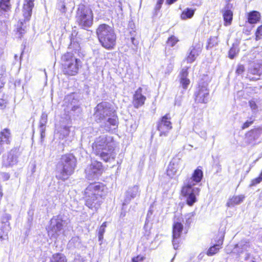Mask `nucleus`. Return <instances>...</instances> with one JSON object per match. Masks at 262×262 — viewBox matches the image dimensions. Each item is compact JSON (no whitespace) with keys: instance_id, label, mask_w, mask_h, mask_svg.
<instances>
[{"instance_id":"38","label":"nucleus","mask_w":262,"mask_h":262,"mask_svg":"<svg viewBox=\"0 0 262 262\" xmlns=\"http://www.w3.org/2000/svg\"><path fill=\"white\" fill-rule=\"evenodd\" d=\"M188 75V72L187 70V68H183L181 71L179 77V80H183L185 79H188L187 76Z\"/></svg>"},{"instance_id":"36","label":"nucleus","mask_w":262,"mask_h":262,"mask_svg":"<svg viewBox=\"0 0 262 262\" xmlns=\"http://www.w3.org/2000/svg\"><path fill=\"white\" fill-rule=\"evenodd\" d=\"M106 227V223L104 222L100 227L98 231V238L99 241H101L103 238V234L105 232V229Z\"/></svg>"},{"instance_id":"49","label":"nucleus","mask_w":262,"mask_h":262,"mask_svg":"<svg viewBox=\"0 0 262 262\" xmlns=\"http://www.w3.org/2000/svg\"><path fill=\"white\" fill-rule=\"evenodd\" d=\"M0 176L3 177L5 180H7L9 178V176L7 173H1Z\"/></svg>"},{"instance_id":"61","label":"nucleus","mask_w":262,"mask_h":262,"mask_svg":"<svg viewBox=\"0 0 262 262\" xmlns=\"http://www.w3.org/2000/svg\"><path fill=\"white\" fill-rule=\"evenodd\" d=\"M173 258H174V257L173 258H172L171 261L173 260Z\"/></svg>"},{"instance_id":"3","label":"nucleus","mask_w":262,"mask_h":262,"mask_svg":"<svg viewBox=\"0 0 262 262\" xmlns=\"http://www.w3.org/2000/svg\"><path fill=\"white\" fill-rule=\"evenodd\" d=\"M202 177V171L197 168L194 170L192 177L187 178L184 181L181 193L186 198L187 204L190 206L196 202V195H198L200 192L199 188L194 187L193 186L201 182Z\"/></svg>"},{"instance_id":"30","label":"nucleus","mask_w":262,"mask_h":262,"mask_svg":"<svg viewBox=\"0 0 262 262\" xmlns=\"http://www.w3.org/2000/svg\"><path fill=\"white\" fill-rule=\"evenodd\" d=\"M194 13V10L187 8L185 9L181 15L182 19L185 20L192 17Z\"/></svg>"},{"instance_id":"6","label":"nucleus","mask_w":262,"mask_h":262,"mask_svg":"<svg viewBox=\"0 0 262 262\" xmlns=\"http://www.w3.org/2000/svg\"><path fill=\"white\" fill-rule=\"evenodd\" d=\"M96 33L102 47L107 49L114 48L116 45V35L112 27L106 24L100 25Z\"/></svg>"},{"instance_id":"4","label":"nucleus","mask_w":262,"mask_h":262,"mask_svg":"<svg viewBox=\"0 0 262 262\" xmlns=\"http://www.w3.org/2000/svg\"><path fill=\"white\" fill-rule=\"evenodd\" d=\"M76 166V159L73 155L62 156L56 165V178L62 181L67 180L74 173Z\"/></svg>"},{"instance_id":"24","label":"nucleus","mask_w":262,"mask_h":262,"mask_svg":"<svg viewBox=\"0 0 262 262\" xmlns=\"http://www.w3.org/2000/svg\"><path fill=\"white\" fill-rule=\"evenodd\" d=\"M261 133L260 129H256L249 132L247 135L246 142L248 144H252L253 142L258 139Z\"/></svg>"},{"instance_id":"21","label":"nucleus","mask_w":262,"mask_h":262,"mask_svg":"<svg viewBox=\"0 0 262 262\" xmlns=\"http://www.w3.org/2000/svg\"><path fill=\"white\" fill-rule=\"evenodd\" d=\"M201 52V48L200 46H192L190 48L188 54L186 57L188 62H193Z\"/></svg>"},{"instance_id":"35","label":"nucleus","mask_w":262,"mask_h":262,"mask_svg":"<svg viewBox=\"0 0 262 262\" xmlns=\"http://www.w3.org/2000/svg\"><path fill=\"white\" fill-rule=\"evenodd\" d=\"M239 51L238 49L235 47V46H233V47L230 49L228 53L229 57L230 59H233L236 55L238 54Z\"/></svg>"},{"instance_id":"47","label":"nucleus","mask_w":262,"mask_h":262,"mask_svg":"<svg viewBox=\"0 0 262 262\" xmlns=\"http://www.w3.org/2000/svg\"><path fill=\"white\" fill-rule=\"evenodd\" d=\"M145 257L143 256L138 255L132 259V262H143Z\"/></svg>"},{"instance_id":"52","label":"nucleus","mask_w":262,"mask_h":262,"mask_svg":"<svg viewBox=\"0 0 262 262\" xmlns=\"http://www.w3.org/2000/svg\"><path fill=\"white\" fill-rule=\"evenodd\" d=\"M204 255H205V253H204V252L201 253L199 255V256H198V259H199V260H201V259L203 258V257L204 256Z\"/></svg>"},{"instance_id":"17","label":"nucleus","mask_w":262,"mask_h":262,"mask_svg":"<svg viewBox=\"0 0 262 262\" xmlns=\"http://www.w3.org/2000/svg\"><path fill=\"white\" fill-rule=\"evenodd\" d=\"M142 89L139 88L137 90L134 95L133 104L135 108H138L142 106L146 99V97L142 94Z\"/></svg>"},{"instance_id":"58","label":"nucleus","mask_w":262,"mask_h":262,"mask_svg":"<svg viewBox=\"0 0 262 262\" xmlns=\"http://www.w3.org/2000/svg\"><path fill=\"white\" fill-rule=\"evenodd\" d=\"M4 239V237L3 235H1L0 236V240L1 241H3V239Z\"/></svg>"},{"instance_id":"54","label":"nucleus","mask_w":262,"mask_h":262,"mask_svg":"<svg viewBox=\"0 0 262 262\" xmlns=\"http://www.w3.org/2000/svg\"><path fill=\"white\" fill-rule=\"evenodd\" d=\"M161 7V6L160 5H158V4H157L156 7H155V9L156 10H159L160 9Z\"/></svg>"},{"instance_id":"5","label":"nucleus","mask_w":262,"mask_h":262,"mask_svg":"<svg viewBox=\"0 0 262 262\" xmlns=\"http://www.w3.org/2000/svg\"><path fill=\"white\" fill-rule=\"evenodd\" d=\"M104 186L99 183L90 184L85 190V204L90 208L98 209L101 204L100 199Z\"/></svg>"},{"instance_id":"9","label":"nucleus","mask_w":262,"mask_h":262,"mask_svg":"<svg viewBox=\"0 0 262 262\" xmlns=\"http://www.w3.org/2000/svg\"><path fill=\"white\" fill-rule=\"evenodd\" d=\"M77 21L83 28L90 27L93 24V13L92 10L84 5L79 7L77 12Z\"/></svg>"},{"instance_id":"42","label":"nucleus","mask_w":262,"mask_h":262,"mask_svg":"<svg viewBox=\"0 0 262 262\" xmlns=\"http://www.w3.org/2000/svg\"><path fill=\"white\" fill-rule=\"evenodd\" d=\"M69 49L73 50L76 53L77 52H79L80 49V46L78 42H72L69 46Z\"/></svg>"},{"instance_id":"15","label":"nucleus","mask_w":262,"mask_h":262,"mask_svg":"<svg viewBox=\"0 0 262 262\" xmlns=\"http://www.w3.org/2000/svg\"><path fill=\"white\" fill-rule=\"evenodd\" d=\"M11 141V134L10 130L5 128L0 133V155L2 154L5 147L4 145H9Z\"/></svg>"},{"instance_id":"60","label":"nucleus","mask_w":262,"mask_h":262,"mask_svg":"<svg viewBox=\"0 0 262 262\" xmlns=\"http://www.w3.org/2000/svg\"><path fill=\"white\" fill-rule=\"evenodd\" d=\"M252 79L257 80L259 79L258 78H252Z\"/></svg>"},{"instance_id":"13","label":"nucleus","mask_w":262,"mask_h":262,"mask_svg":"<svg viewBox=\"0 0 262 262\" xmlns=\"http://www.w3.org/2000/svg\"><path fill=\"white\" fill-rule=\"evenodd\" d=\"M209 90L207 89V84L199 83L198 90L195 93V101L199 103H206L209 100Z\"/></svg>"},{"instance_id":"33","label":"nucleus","mask_w":262,"mask_h":262,"mask_svg":"<svg viewBox=\"0 0 262 262\" xmlns=\"http://www.w3.org/2000/svg\"><path fill=\"white\" fill-rule=\"evenodd\" d=\"M195 213L194 212H190L186 214L184 216V223L185 224V228L187 226L189 227L191 222H192V218L194 216Z\"/></svg>"},{"instance_id":"23","label":"nucleus","mask_w":262,"mask_h":262,"mask_svg":"<svg viewBox=\"0 0 262 262\" xmlns=\"http://www.w3.org/2000/svg\"><path fill=\"white\" fill-rule=\"evenodd\" d=\"M34 0H25L23 8V14L26 19H29L34 6Z\"/></svg>"},{"instance_id":"31","label":"nucleus","mask_w":262,"mask_h":262,"mask_svg":"<svg viewBox=\"0 0 262 262\" xmlns=\"http://www.w3.org/2000/svg\"><path fill=\"white\" fill-rule=\"evenodd\" d=\"M260 14L257 11H253L249 13L248 16V21L250 24H254L259 19Z\"/></svg>"},{"instance_id":"32","label":"nucleus","mask_w":262,"mask_h":262,"mask_svg":"<svg viewBox=\"0 0 262 262\" xmlns=\"http://www.w3.org/2000/svg\"><path fill=\"white\" fill-rule=\"evenodd\" d=\"M249 105L252 112L253 116L255 117L258 112V105L256 101L254 99H252L249 101Z\"/></svg>"},{"instance_id":"34","label":"nucleus","mask_w":262,"mask_h":262,"mask_svg":"<svg viewBox=\"0 0 262 262\" xmlns=\"http://www.w3.org/2000/svg\"><path fill=\"white\" fill-rule=\"evenodd\" d=\"M174 67V62L172 60H169L167 63L166 67L164 70V73L165 75H169L173 70Z\"/></svg>"},{"instance_id":"8","label":"nucleus","mask_w":262,"mask_h":262,"mask_svg":"<svg viewBox=\"0 0 262 262\" xmlns=\"http://www.w3.org/2000/svg\"><path fill=\"white\" fill-rule=\"evenodd\" d=\"M68 224L64 220L62 215H58L53 217L50 222L47 228L49 236L51 239H56L63 232V226Z\"/></svg>"},{"instance_id":"39","label":"nucleus","mask_w":262,"mask_h":262,"mask_svg":"<svg viewBox=\"0 0 262 262\" xmlns=\"http://www.w3.org/2000/svg\"><path fill=\"white\" fill-rule=\"evenodd\" d=\"M255 120V117L254 116H252L249 118V120L246 121L243 125L242 128L243 129H245L248 128L249 126L253 124Z\"/></svg>"},{"instance_id":"2","label":"nucleus","mask_w":262,"mask_h":262,"mask_svg":"<svg viewBox=\"0 0 262 262\" xmlns=\"http://www.w3.org/2000/svg\"><path fill=\"white\" fill-rule=\"evenodd\" d=\"M113 112L111 104L106 102L99 103L95 108V120L97 122L101 123V127H103L106 132L112 131L117 126V117H110Z\"/></svg>"},{"instance_id":"22","label":"nucleus","mask_w":262,"mask_h":262,"mask_svg":"<svg viewBox=\"0 0 262 262\" xmlns=\"http://www.w3.org/2000/svg\"><path fill=\"white\" fill-rule=\"evenodd\" d=\"M224 235L222 233L217 242V243L213 246L210 247L206 252V254L209 256H212L217 253L220 249L221 248V246L223 244Z\"/></svg>"},{"instance_id":"20","label":"nucleus","mask_w":262,"mask_h":262,"mask_svg":"<svg viewBox=\"0 0 262 262\" xmlns=\"http://www.w3.org/2000/svg\"><path fill=\"white\" fill-rule=\"evenodd\" d=\"M17 162V156L14 150H11L7 157H4L3 165L5 167L11 166Z\"/></svg>"},{"instance_id":"1","label":"nucleus","mask_w":262,"mask_h":262,"mask_svg":"<svg viewBox=\"0 0 262 262\" xmlns=\"http://www.w3.org/2000/svg\"><path fill=\"white\" fill-rule=\"evenodd\" d=\"M116 145L111 136L102 135L96 138L92 144L93 152L105 162L114 161L116 156Z\"/></svg>"},{"instance_id":"50","label":"nucleus","mask_w":262,"mask_h":262,"mask_svg":"<svg viewBox=\"0 0 262 262\" xmlns=\"http://www.w3.org/2000/svg\"><path fill=\"white\" fill-rule=\"evenodd\" d=\"M47 118H48V116H47V114H46L45 113H42L40 119H41V120L43 119L44 120H47Z\"/></svg>"},{"instance_id":"11","label":"nucleus","mask_w":262,"mask_h":262,"mask_svg":"<svg viewBox=\"0 0 262 262\" xmlns=\"http://www.w3.org/2000/svg\"><path fill=\"white\" fill-rule=\"evenodd\" d=\"M181 219L174 220L172 229V244L174 249H177L181 242V235L183 229V225L181 223Z\"/></svg>"},{"instance_id":"27","label":"nucleus","mask_w":262,"mask_h":262,"mask_svg":"<svg viewBox=\"0 0 262 262\" xmlns=\"http://www.w3.org/2000/svg\"><path fill=\"white\" fill-rule=\"evenodd\" d=\"M262 73V70L260 68V65L259 64H253L251 65L250 68L248 70V76H249V74L255 75L257 76H259Z\"/></svg>"},{"instance_id":"40","label":"nucleus","mask_w":262,"mask_h":262,"mask_svg":"<svg viewBox=\"0 0 262 262\" xmlns=\"http://www.w3.org/2000/svg\"><path fill=\"white\" fill-rule=\"evenodd\" d=\"M178 41L179 40L176 37L171 36L168 38L167 43L168 45L173 47L178 42Z\"/></svg>"},{"instance_id":"45","label":"nucleus","mask_w":262,"mask_h":262,"mask_svg":"<svg viewBox=\"0 0 262 262\" xmlns=\"http://www.w3.org/2000/svg\"><path fill=\"white\" fill-rule=\"evenodd\" d=\"M245 71V68L243 65L239 64L237 66V68L236 70V73L238 74H242Z\"/></svg>"},{"instance_id":"37","label":"nucleus","mask_w":262,"mask_h":262,"mask_svg":"<svg viewBox=\"0 0 262 262\" xmlns=\"http://www.w3.org/2000/svg\"><path fill=\"white\" fill-rule=\"evenodd\" d=\"M47 120H44L40 119L39 123V129L41 134V136L42 138L45 136V132L46 130V124Z\"/></svg>"},{"instance_id":"10","label":"nucleus","mask_w":262,"mask_h":262,"mask_svg":"<svg viewBox=\"0 0 262 262\" xmlns=\"http://www.w3.org/2000/svg\"><path fill=\"white\" fill-rule=\"evenodd\" d=\"M253 250V248L250 242L243 240L235 246L233 249V252L242 257L246 260H251L253 261V256L251 255Z\"/></svg>"},{"instance_id":"55","label":"nucleus","mask_w":262,"mask_h":262,"mask_svg":"<svg viewBox=\"0 0 262 262\" xmlns=\"http://www.w3.org/2000/svg\"><path fill=\"white\" fill-rule=\"evenodd\" d=\"M163 1H164V0H159L157 4L162 6V4H163Z\"/></svg>"},{"instance_id":"53","label":"nucleus","mask_w":262,"mask_h":262,"mask_svg":"<svg viewBox=\"0 0 262 262\" xmlns=\"http://www.w3.org/2000/svg\"><path fill=\"white\" fill-rule=\"evenodd\" d=\"M177 1V0H166V3L170 5V4H172V3H173L174 2H175Z\"/></svg>"},{"instance_id":"29","label":"nucleus","mask_w":262,"mask_h":262,"mask_svg":"<svg viewBox=\"0 0 262 262\" xmlns=\"http://www.w3.org/2000/svg\"><path fill=\"white\" fill-rule=\"evenodd\" d=\"M50 262H67V259L63 254L57 253L52 255Z\"/></svg>"},{"instance_id":"26","label":"nucleus","mask_w":262,"mask_h":262,"mask_svg":"<svg viewBox=\"0 0 262 262\" xmlns=\"http://www.w3.org/2000/svg\"><path fill=\"white\" fill-rule=\"evenodd\" d=\"M11 215L8 213H5L2 216L1 218V223L3 225L2 228L4 232H7L10 230L11 228L10 226L9 221L11 220Z\"/></svg>"},{"instance_id":"19","label":"nucleus","mask_w":262,"mask_h":262,"mask_svg":"<svg viewBox=\"0 0 262 262\" xmlns=\"http://www.w3.org/2000/svg\"><path fill=\"white\" fill-rule=\"evenodd\" d=\"M139 195V188L137 185L129 187L125 193V198L123 203V205L128 204L135 197Z\"/></svg>"},{"instance_id":"51","label":"nucleus","mask_w":262,"mask_h":262,"mask_svg":"<svg viewBox=\"0 0 262 262\" xmlns=\"http://www.w3.org/2000/svg\"><path fill=\"white\" fill-rule=\"evenodd\" d=\"M5 107L4 100L0 99V108L2 109Z\"/></svg>"},{"instance_id":"12","label":"nucleus","mask_w":262,"mask_h":262,"mask_svg":"<svg viewBox=\"0 0 262 262\" xmlns=\"http://www.w3.org/2000/svg\"><path fill=\"white\" fill-rule=\"evenodd\" d=\"M85 171L88 179H94L102 173V163L97 161H93L86 167Z\"/></svg>"},{"instance_id":"57","label":"nucleus","mask_w":262,"mask_h":262,"mask_svg":"<svg viewBox=\"0 0 262 262\" xmlns=\"http://www.w3.org/2000/svg\"><path fill=\"white\" fill-rule=\"evenodd\" d=\"M76 239V238H73L72 239H71V240L69 242V244H71L74 241H75Z\"/></svg>"},{"instance_id":"43","label":"nucleus","mask_w":262,"mask_h":262,"mask_svg":"<svg viewBox=\"0 0 262 262\" xmlns=\"http://www.w3.org/2000/svg\"><path fill=\"white\" fill-rule=\"evenodd\" d=\"M68 109H70L72 111L74 112H76L77 113H79L81 111V109L78 105H73L72 103L68 105Z\"/></svg>"},{"instance_id":"46","label":"nucleus","mask_w":262,"mask_h":262,"mask_svg":"<svg viewBox=\"0 0 262 262\" xmlns=\"http://www.w3.org/2000/svg\"><path fill=\"white\" fill-rule=\"evenodd\" d=\"M262 35V25L258 27L256 32V39L257 40L259 39L260 37Z\"/></svg>"},{"instance_id":"16","label":"nucleus","mask_w":262,"mask_h":262,"mask_svg":"<svg viewBox=\"0 0 262 262\" xmlns=\"http://www.w3.org/2000/svg\"><path fill=\"white\" fill-rule=\"evenodd\" d=\"M232 9L233 5L228 3L222 10L225 26H228L231 24L233 18Z\"/></svg>"},{"instance_id":"59","label":"nucleus","mask_w":262,"mask_h":262,"mask_svg":"<svg viewBox=\"0 0 262 262\" xmlns=\"http://www.w3.org/2000/svg\"><path fill=\"white\" fill-rule=\"evenodd\" d=\"M227 4L230 3V2L231 1V0H225Z\"/></svg>"},{"instance_id":"41","label":"nucleus","mask_w":262,"mask_h":262,"mask_svg":"<svg viewBox=\"0 0 262 262\" xmlns=\"http://www.w3.org/2000/svg\"><path fill=\"white\" fill-rule=\"evenodd\" d=\"M261 182H262V171L258 178L253 179L251 181V183L250 184V186L252 187L255 186L256 185L260 183Z\"/></svg>"},{"instance_id":"14","label":"nucleus","mask_w":262,"mask_h":262,"mask_svg":"<svg viewBox=\"0 0 262 262\" xmlns=\"http://www.w3.org/2000/svg\"><path fill=\"white\" fill-rule=\"evenodd\" d=\"M172 128L170 117L169 114L163 116L158 125V129L160 132V136H166L168 131Z\"/></svg>"},{"instance_id":"48","label":"nucleus","mask_w":262,"mask_h":262,"mask_svg":"<svg viewBox=\"0 0 262 262\" xmlns=\"http://www.w3.org/2000/svg\"><path fill=\"white\" fill-rule=\"evenodd\" d=\"M62 132H63V134H64L63 135L64 137L67 136L69 135V129L67 127H64L63 129Z\"/></svg>"},{"instance_id":"44","label":"nucleus","mask_w":262,"mask_h":262,"mask_svg":"<svg viewBox=\"0 0 262 262\" xmlns=\"http://www.w3.org/2000/svg\"><path fill=\"white\" fill-rule=\"evenodd\" d=\"M180 83L184 89H186L190 84V80L185 79L183 80H179Z\"/></svg>"},{"instance_id":"18","label":"nucleus","mask_w":262,"mask_h":262,"mask_svg":"<svg viewBox=\"0 0 262 262\" xmlns=\"http://www.w3.org/2000/svg\"><path fill=\"white\" fill-rule=\"evenodd\" d=\"M180 160L179 159H173L168 164L167 169V175L170 178H173L177 173L180 168Z\"/></svg>"},{"instance_id":"25","label":"nucleus","mask_w":262,"mask_h":262,"mask_svg":"<svg viewBox=\"0 0 262 262\" xmlns=\"http://www.w3.org/2000/svg\"><path fill=\"white\" fill-rule=\"evenodd\" d=\"M245 196L244 195L233 196L227 202L226 205L229 207H232L240 204L243 202Z\"/></svg>"},{"instance_id":"28","label":"nucleus","mask_w":262,"mask_h":262,"mask_svg":"<svg viewBox=\"0 0 262 262\" xmlns=\"http://www.w3.org/2000/svg\"><path fill=\"white\" fill-rule=\"evenodd\" d=\"M11 8L10 0H0V13L7 12L10 10Z\"/></svg>"},{"instance_id":"7","label":"nucleus","mask_w":262,"mask_h":262,"mask_svg":"<svg viewBox=\"0 0 262 262\" xmlns=\"http://www.w3.org/2000/svg\"><path fill=\"white\" fill-rule=\"evenodd\" d=\"M63 62V72L64 74L70 75H76L82 66L79 59L77 58L72 53L67 52L61 58Z\"/></svg>"},{"instance_id":"56","label":"nucleus","mask_w":262,"mask_h":262,"mask_svg":"<svg viewBox=\"0 0 262 262\" xmlns=\"http://www.w3.org/2000/svg\"><path fill=\"white\" fill-rule=\"evenodd\" d=\"M163 1H164V0H159L157 4L162 6V4H163Z\"/></svg>"}]
</instances>
